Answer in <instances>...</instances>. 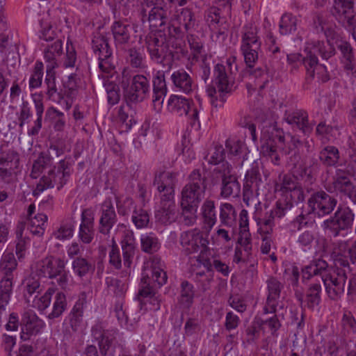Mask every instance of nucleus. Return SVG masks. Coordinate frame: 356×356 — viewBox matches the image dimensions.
I'll return each mask as SVG.
<instances>
[{
	"instance_id": "obj_1",
	"label": "nucleus",
	"mask_w": 356,
	"mask_h": 356,
	"mask_svg": "<svg viewBox=\"0 0 356 356\" xmlns=\"http://www.w3.org/2000/svg\"><path fill=\"white\" fill-rule=\"evenodd\" d=\"M289 140L285 144V138L281 130L273 128L270 131L263 133L261 137V154L278 165L280 161V153L291 155L289 163L296 165L300 161V150L302 143L296 136L288 135Z\"/></svg>"
},
{
	"instance_id": "obj_2",
	"label": "nucleus",
	"mask_w": 356,
	"mask_h": 356,
	"mask_svg": "<svg viewBox=\"0 0 356 356\" xmlns=\"http://www.w3.org/2000/svg\"><path fill=\"white\" fill-rule=\"evenodd\" d=\"M327 267L325 261L319 259L314 260L302 268V280H309L314 275H320L329 298L337 300L344 293L347 280L346 271L345 269L338 268L332 273H327Z\"/></svg>"
},
{
	"instance_id": "obj_3",
	"label": "nucleus",
	"mask_w": 356,
	"mask_h": 356,
	"mask_svg": "<svg viewBox=\"0 0 356 356\" xmlns=\"http://www.w3.org/2000/svg\"><path fill=\"white\" fill-rule=\"evenodd\" d=\"M305 55L302 56L299 53H292L287 55V63L290 67L291 74L296 73L299 67L304 65L308 77L314 78L313 65L316 63V54H319L324 59H328L334 54V47L328 42L316 41L305 47L304 51Z\"/></svg>"
},
{
	"instance_id": "obj_4",
	"label": "nucleus",
	"mask_w": 356,
	"mask_h": 356,
	"mask_svg": "<svg viewBox=\"0 0 356 356\" xmlns=\"http://www.w3.org/2000/svg\"><path fill=\"white\" fill-rule=\"evenodd\" d=\"M35 274L40 277L56 280L63 289L69 284L70 275L65 270V261L60 258L49 255L38 261L35 265Z\"/></svg>"
},
{
	"instance_id": "obj_5",
	"label": "nucleus",
	"mask_w": 356,
	"mask_h": 356,
	"mask_svg": "<svg viewBox=\"0 0 356 356\" xmlns=\"http://www.w3.org/2000/svg\"><path fill=\"white\" fill-rule=\"evenodd\" d=\"M206 173L202 170L194 169L188 176V182L182 188L181 202L197 205L204 197L207 189Z\"/></svg>"
},
{
	"instance_id": "obj_6",
	"label": "nucleus",
	"mask_w": 356,
	"mask_h": 356,
	"mask_svg": "<svg viewBox=\"0 0 356 356\" xmlns=\"http://www.w3.org/2000/svg\"><path fill=\"white\" fill-rule=\"evenodd\" d=\"M145 44L152 60L163 66L167 65L169 68L170 67L174 54L170 49L166 34L161 29L147 36Z\"/></svg>"
},
{
	"instance_id": "obj_7",
	"label": "nucleus",
	"mask_w": 356,
	"mask_h": 356,
	"mask_svg": "<svg viewBox=\"0 0 356 356\" xmlns=\"http://www.w3.org/2000/svg\"><path fill=\"white\" fill-rule=\"evenodd\" d=\"M213 74V86H209L207 89V95L211 97L212 104H215V102L218 99L217 93L219 94V97L223 101L222 95L232 90L234 71L230 69L228 72L226 66L217 64L214 67Z\"/></svg>"
},
{
	"instance_id": "obj_8",
	"label": "nucleus",
	"mask_w": 356,
	"mask_h": 356,
	"mask_svg": "<svg viewBox=\"0 0 356 356\" xmlns=\"http://www.w3.org/2000/svg\"><path fill=\"white\" fill-rule=\"evenodd\" d=\"M257 33V28L252 24L243 27L241 51L244 57L245 63L249 67H252L258 60L261 41Z\"/></svg>"
},
{
	"instance_id": "obj_9",
	"label": "nucleus",
	"mask_w": 356,
	"mask_h": 356,
	"mask_svg": "<svg viewBox=\"0 0 356 356\" xmlns=\"http://www.w3.org/2000/svg\"><path fill=\"white\" fill-rule=\"evenodd\" d=\"M213 174L216 178H219L222 181L220 188L222 197L227 198L238 195L241 191V185L232 165L229 163H223L214 168Z\"/></svg>"
},
{
	"instance_id": "obj_10",
	"label": "nucleus",
	"mask_w": 356,
	"mask_h": 356,
	"mask_svg": "<svg viewBox=\"0 0 356 356\" xmlns=\"http://www.w3.org/2000/svg\"><path fill=\"white\" fill-rule=\"evenodd\" d=\"M122 87L124 90L126 98L134 102H139L145 99L149 95L150 84L149 79L144 74H136L131 79L130 83L123 80Z\"/></svg>"
},
{
	"instance_id": "obj_11",
	"label": "nucleus",
	"mask_w": 356,
	"mask_h": 356,
	"mask_svg": "<svg viewBox=\"0 0 356 356\" xmlns=\"http://www.w3.org/2000/svg\"><path fill=\"white\" fill-rule=\"evenodd\" d=\"M330 13L345 29H351L355 21L353 0H332Z\"/></svg>"
},
{
	"instance_id": "obj_12",
	"label": "nucleus",
	"mask_w": 356,
	"mask_h": 356,
	"mask_svg": "<svg viewBox=\"0 0 356 356\" xmlns=\"http://www.w3.org/2000/svg\"><path fill=\"white\" fill-rule=\"evenodd\" d=\"M354 214L348 207H339L334 216L323 222V227L334 236L339 235L340 230L348 229L353 224Z\"/></svg>"
},
{
	"instance_id": "obj_13",
	"label": "nucleus",
	"mask_w": 356,
	"mask_h": 356,
	"mask_svg": "<svg viewBox=\"0 0 356 356\" xmlns=\"http://www.w3.org/2000/svg\"><path fill=\"white\" fill-rule=\"evenodd\" d=\"M179 241L187 254L202 252L209 244L208 238L204 236V234L198 228L183 232L180 235Z\"/></svg>"
},
{
	"instance_id": "obj_14",
	"label": "nucleus",
	"mask_w": 356,
	"mask_h": 356,
	"mask_svg": "<svg viewBox=\"0 0 356 356\" xmlns=\"http://www.w3.org/2000/svg\"><path fill=\"white\" fill-rule=\"evenodd\" d=\"M44 321L33 310L24 312L22 316L20 339L29 341L31 337L41 333L45 327Z\"/></svg>"
},
{
	"instance_id": "obj_15",
	"label": "nucleus",
	"mask_w": 356,
	"mask_h": 356,
	"mask_svg": "<svg viewBox=\"0 0 356 356\" xmlns=\"http://www.w3.org/2000/svg\"><path fill=\"white\" fill-rule=\"evenodd\" d=\"M337 203L335 198L323 191H315L308 199V206L312 212L318 216L330 214Z\"/></svg>"
},
{
	"instance_id": "obj_16",
	"label": "nucleus",
	"mask_w": 356,
	"mask_h": 356,
	"mask_svg": "<svg viewBox=\"0 0 356 356\" xmlns=\"http://www.w3.org/2000/svg\"><path fill=\"white\" fill-rule=\"evenodd\" d=\"M287 210V207H284L280 201L276 203V207L270 211L266 212L262 218L259 216L257 211L254 213V219L259 226V231L261 234H270L273 232L275 221L283 217Z\"/></svg>"
},
{
	"instance_id": "obj_17",
	"label": "nucleus",
	"mask_w": 356,
	"mask_h": 356,
	"mask_svg": "<svg viewBox=\"0 0 356 356\" xmlns=\"http://www.w3.org/2000/svg\"><path fill=\"white\" fill-rule=\"evenodd\" d=\"M177 174L170 171H163L156 174L154 186H156L161 198H174L175 186Z\"/></svg>"
},
{
	"instance_id": "obj_18",
	"label": "nucleus",
	"mask_w": 356,
	"mask_h": 356,
	"mask_svg": "<svg viewBox=\"0 0 356 356\" xmlns=\"http://www.w3.org/2000/svg\"><path fill=\"white\" fill-rule=\"evenodd\" d=\"M168 110L172 114L188 117L194 122L198 120V111L194 108L188 99L178 95H172L168 102Z\"/></svg>"
},
{
	"instance_id": "obj_19",
	"label": "nucleus",
	"mask_w": 356,
	"mask_h": 356,
	"mask_svg": "<svg viewBox=\"0 0 356 356\" xmlns=\"http://www.w3.org/2000/svg\"><path fill=\"white\" fill-rule=\"evenodd\" d=\"M91 335L97 342L100 353L105 356L115 339V331L106 329L103 323L98 322L92 327Z\"/></svg>"
},
{
	"instance_id": "obj_20",
	"label": "nucleus",
	"mask_w": 356,
	"mask_h": 356,
	"mask_svg": "<svg viewBox=\"0 0 356 356\" xmlns=\"http://www.w3.org/2000/svg\"><path fill=\"white\" fill-rule=\"evenodd\" d=\"M17 268V262L15 255L11 252L4 253L0 260V284L13 286Z\"/></svg>"
},
{
	"instance_id": "obj_21",
	"label": "nucleus",
	"mask_w": 356,
	"mask_h": 356,
	"mask_svg": "<svg viewBox=\"0 0 356 356\" xmlns=\"http://www.w3.org/2000/svg\"><path fill=\"white\" fill-rule=\"evenodd\" d=\"M94 235V212L91 209H85L81 213L79 238L83 243L89 244L92 241Z\"/></svg>"
},
{
	"instance_id": "obj_22",
	"label": "nucleus",
	"mask_w": 356,
	"mask_h": 356,
	"mask_svg": "<svg viewBox=\"0 0 356 356\" xmlns=\"http://www.w3.org/2000/svg\"><path fill=\"white\" fill-rule=\"evenodd\" d=\"M99 231L100 233L107 235L117 221V216L110 200H105L102 204Z\"/></svg>"
},
{
	"instance_id": "obj_23",
	"label": "nucleus",
	"mask_w": 356,
	"mask_h": 356,
	"mask_svg": "<svg viewBox=\"0 0 356 356\" xmlns=\"http://www.w3.org/2000/svg\"><path fill=\"white\" fill-rule=\"evenodd\" d=\"M157 5L149 12L148 21L150 26L165 31V26L168 24V3L164 1L158 0Z\"/></svg>"
},
{
	"instance_id": "obj_24",
	"label": "nucleus",
	"mask_w": 356,
	"mask_h": 356,
	"mask_svg": "<svg viewBox=\"0 0 356 356\" xmlns=\"http://www.w3.org/2000/svg\"><path fill=\"white\" fill-rule=\"evenodd\" d=\"M284 285L276 278L270 277L267 280L268 297L266 305L264 307L266 313H273L275 311L280 293Z\"/></svg>"
},
{
	"instance_id": "obj_25",
	"label": "nucleus",
	"mask_w": 356,
	"mask_h": 356,
	"mask_svg": "<svg viewBox=\"0 0 356 356\" xmlns=\"http://www.w3.org/2000/svg\"><path fill=\"white\" fill-rule=\"evenodd\" d=\"M157 259H154L151 266H147L143 273L142 280L143 282H147L150 280L154 286H161L165 284L167 281L166 273L159 266V262L156 263Z\"/></svg>"
},
{
	"instance_id": "obj_26",
	"label": "nucleus",
	"mask_w": 356,
	"mask_h": 356,
	"mask_svg": "<svg viewBox=\"0 0 356 356\" xmlns=\"http://www.w3.org/2000/svg\"><path fill=\"white\" fill-rule=\"evenodd\" d=\"M170 79L175 88L186 94L191 93L195 88L192 77L184 69L173 72Z\"/></svg>"
},
{
	"instance_id": "obj_27",
	"label": "nucleus",
	"mask_w": 356,
	"mask_h": 356,
	"mask_svg": "<svg viewBox=\"0 0 356 356\" xmlns=\"http://www.w3.org/2000/svg\"><path fill=\"white\" fill-rule=\"evenodd\" d=\"M286 122L301 130L305 134L310 133L312 127L308 122V115L306 111L297 110L286 112L284 115Z\"/></svg>"
},
{
	"instance_id": "obj_28",
	"label": "nucleus",
	"mask_w": 356,
	"mask_h": 356,
	"mask_svg": "<svg viewBox=\"0 0 356 356\" xmlns=\"http://www.w3.org/2000/svg\"><path fill=\"white\" fill-rule=\"evenodd\" d=\"M124 264L129 267L136 251V240L133 231L125 229L121 241Z\"/></svg>"
},
{
	"instance_id": "obj_29",
	"label": "nucleus",
	"mask_w": 356,
	"mask_h": 356,
	"mask_svg": "<svg viewBox=\"0 0 356 356\" xmlns=\"http://www.w3.org/2000/svg\"><path fill=\"white\" fill-rule=\"evenodd\" d=\"M161 207L156 211L155 218L161 223H170L176 218V205L174 198H161Z\"/></svg>"
},
{
	"instance_id": "obj_30",
	"label": "nucleus",
	"mask_w": 356,
	"mask_h": 356,
	"mask_svg": "<svg viewBox=\"0 0 356 356\" xmlns=\"http://www.w3.org/2000/svg\"><path fill=\"white\" fill-rule=\"evenodd\" d=\"M326 188L330 193L339 192L348 195L353 188V186L350 180L343 175L342 170L338 169L333 177V181L327 184Z\"/></svg>"
},
{
	"instance_id": "obj_31",
	"label": "nucleus",
	"mask_w": 356,
	"mask_h": 356,
	"mask_svg": "<svg viewBox=\"0 0 356 356\" xmlns=\"http://www.w3.org/2000/svg\"><path fill=\"white\" fill-rule=\"evenodd\" d=\"M111 29L117 45L126 44L129 42L132 29L129 24L122 22H115Z\"/></svg>"
},
{
	"instance_id": "obj_32",
	"label": "nucleus",
	"mask_w": 356,
	"mask_h": 356,
	"mask_svg": "<svg viewBox=\"0 0 356 356\" xmlns=\"http://www.w3.org/2000/svg\"><path fill=\"white\" fill-rule=\"evenodd\" d=\"M98 56L99 70L112 76L115 71V65L113 63V53L111 47H104L101 51L95 53Z\"/></svg>"
},
{
	"instance_id": "obj_33",
	"label": "nucleus",
	"mask_w": 356,
	"mask_h": 356,
	"mask_svg": "<svg viewBox=\"0 0 356 356\" xmlns=\"http://www.w3.org/2000/svg\"><path fill=\"white\" fill-rule=\"evenodd\" d=\"M204 223L207 227V234L211 230L217 221L214 201L207 200L201 207Z\"/></svg>"
},
{
	"instance_id": "obj_34",
	"label": "nucleus",
	"mask_w": 356,
	"mask_h": 356,
	"mask_svg": "<svg viewBox=\"0 0 356 356\" xmlns=\"http://www.w3.org/2000/svg\"><path fill=\"white\" fill-rule=\"evenodd\" d=\"M62 51V42L58 39L47 47L44 51L45 61L48 63L47 68H49L51 65H54V69L58 67L56 58L61 55Z\"/></svg>"
},
{
	"instance_id": "obj_35",
	"label": "nucleus",
	"mask_w": 356,
	"mask_h": 356,
	"mask_svg": "<svg viewBox=\"0 0 356 356\" xmlns=\"http://www.w3.org/2000/svg\"><path fill=\"white\" fill-rule=\"evenodd\" d=\"M46 72L47 74L44 79V83L47 88V95L50 99L60 102L61 100H63V97L60 93L57 92L54 65H51L49 68H47Z\"/></svg>"
},
{
	"instance_id": "obj_36",
	"label": "nucleus",
	"mask_w": 356,
	"mask_h": 356,
	"mask_svg": "<svg viewBox=\"0 0 356 356\" xmlns=\"http://www.w3.org/2000/svg\"><path fill=\"white\" fill-rule=\"evenodd\" d=\"M57 170V166H54L52 169L49 170L47 174H44L37 184L35 188L33 190V196H38L44 190L48 188H54L55 184V175Z\"/></svg>"
},
{
	"instance_id": "obj_37",
	"label": "nucleus",
	"mask_w": 356,
	"mask_h": 356,
	"mask_svg": "<svg viewBox=\"0 0 356 356\" xmlns=\"http://www.w3.org/2000/svg\"><path fill=\"white\" fill-rule=\"evenodd\" d=\"M84 303L82 300L77 301L69 314V321L73 332H77L83 322Z\"/></svg>"
},
{
	"instance_id": "obj_38",
	"label": "nucleus",
	"mask_w": 356,
	"mask_h": 356,
	"mask_svg": "<svg viewBox=\"0 0 356 356\" xmlns=\"http://www.w3.org/2000/svg\"><path fill=\"white\" fill-rule=\"evenodd\" d=\"M346 152L349 158L346 170L356 180V132L349 137Z\"/></svg>"
},
{
	"instance_id": "obj_39",
	"label": "nucleus",
	"mask_w": 356,
	"mask_h": 356,
	"mask_svg": "<svg viewBox=\"0 0 356 356\" xmlns=\"http://www.w3.org/2000/svg\"><path fill=\"white\" fill-rule=\"evenodd\" d=\"M236 213L234 207L229 203L222 204L220 207V220L222 226L232 227L234 225Z\"/></svg>"
},
{
	"instance_id": "obj_40",
	"label": "nucleus",
	"mask_w": 356,
	"mask_h": 356,
	"mask_svg": "<svg viewBox=\"0 0 356 356\" xmlns=\"http://www.w3.org/2000/svg\"><path fill=\"white\" fill-rule=\"evenodd\" d=\"M70 164L65 160H60L58 163L54 178V187L58 190H60L63 187L70 176Z\"/></svg>"
},
{
	"instance_id": "obj_41",
	"label": "nucleus",
	"mask_w": 356,
	"mask_h": 356,
	"mask_svg": "<svg viewBox=\"0 0 356 356\" xmlns=\"http://www.w3.org/2000/svg\"><path fill=\"white\" fill-rule=\"evenodd\" d=\"M47 216L44 213H38L29 218V229L35 236H42L47 227Z\"/></svg>"
},
{
	"instance_id": "obj_42",
	"label": "nucleus",
	"mask_w": 356,
	"mask_h": 356,
	"mask_svg": "<svg viewBox=\"0 0 356 356\" xmlns=\"http://www.w3.org/2000/svg\"><path fill=\"white\" fill-rule=\"evenodd\" d=\"M337 48L341 51L342 56L341 60L344 65L345 70H353L354 69L353 64L354 55L350 43L346 41H339L337 43Z\"/></svg>"
},
{
	"instance_id": "obj_43",
	"label": "nucleus",
	"mask_w": 356,
	"mask_h": 356,
	"mask_svg": "<svg viewBox=\"0 0 356 356\" xmlns=\"http://www.w3.org/2000/svg\"><path fill=\"white\" fill-rule=\"evenodd\" d=\"M33 102L37 115V119L34 122V125L28 131L29 136L38 135L42 128V118L44 113V104L40 97H34Z\"/></svg>"
},
{
	"instance_id": "obj_44",
	"label": "nucleus",
	"mask_w": 356,
	"mask_h": 356,
	"mask_svg": "<svg viewBox=\"0 0 356 356\" xmlns=\"http://www.w3.org/2000/svg\"><path fill=\"white\" fill-rule=\"evenodd\" d=\"M130 109L128 107L120 106L118 113V122L122 131L127 132L136 124V120L132 115H129Z\"/></svg>"
},
{
	"instance_id": "obj_45",
	"label": "nucleus",
	"mask_w": 356,
	"mask_h": 356,
	"mask_svg": "<svg viewBox=\"0 0 356 356\" xmlns=\"http://www.w3.org/2000/svg\"><path fill=\"white\" fill-rule=\"evenodd\" d=\"M298 22L297 17L292 14L283 15L280 22V33L282 35L294 33L297 30Z\"/></svg>"
},
{
	"instance_id": "obj_46",
	"label": "nucleus",
	"mask_w": 356,
	"mask_h": 356,
	"mask_svg": "<svg viewBox=\"0 0 356 356\" xmlns=\"http://www.w3.org/2000/svg\"><path fill=\"white\" fill-rule=\"evenodd\" d=\"M182 222L186 226L193 225L197 220V211L199 206L194 204H185L181 202Z\"/></svg>"
},
{
	"instance_id": "obj_47",
	"label": "nucleus",
	"mask_w": 356,
	"mask_h": 356,
	"mask_svg": "<svg viewBox=\"0 0 356 356\" xmlns=\"http://www.w3.org/2000/svg\"><path fill=\"white\" fill-rule=\"evenodd\" d=\"M67 308L66 296L63 292H58L54 298L53 309L47 316L49 319H54L62 315Z\"/></svg>"
},
{
	"instance_id": "obj_48",
	"label": "nucleus",
	"mask_w": 356,
	"mask_h": 356,
	"mask_svg": "<svg viewBox=\"0 0 356 356\" xmlns=\"http://www.w3.org/2000/svg\"><path fill=\"white\" fill-rule=\"evenodd\" d=\"M141 248L145 252L152 254L160 248V243L157 237L153 233L141 235Z\"/></svg>"
},
{
	"instance_id": "obj_49",
	"label": "nucleus",
	"mask_w": 356,
	"mask_h": 356,
	"mask_svg": "<svg viewBox=\"0 0 356 356\" xmlns=\"http://www.w3.org/2000/svg\"><path fill=\"white\" fill-rule=\"evenodd\" d=\"M49 162L50 157L49 155L40 153L38 159L33 163L30 177L33 179H38Z\"/></svg>"
},
{
	"instance_id": "obj_50",
	"label": "nucleus",
	"mask_w": 356,
	"mask_h": 356,
	"mask_svg": "<svg viewBox=\"0 0 356 356\" xmlns=\"http://www.w3.org/2000/svg\"><path fill=\"white\" fill-rule=\"evenodd\" d=\"M193 286L188 281L182 282L179 298L180 304L184 307L188 308L193 303Z\"/></svg>"
},
{
	"instance_id": "obj_51",
	"label": "nucleus",
	"mask_w": 356,
	"mask_h": 356,
	"mask_svg": "<svg viewBox=\"0 0 356 356\" xmlns=\"http://www.w3.org/2000/svg\"><path fill=\"white\" fill-rule=\"evenodd\" d=\"M321 286L319 283L312 284L308 289L306 302L309 308L314 309L321 302Z\"/></svg>"
},
{
	"instance_id": "obj_52",
	"label": "nucleus",
	"mask_w": 356,
	"mask_h": 356,
	"mask_svg": "<svg viewBox=\"0 0 356 356\" xmlns=\"http://www.w3.org/2000/svg\"><path fill=\"white\" fill-rule=\"evenodd\" d=\"M319 159L326 165H334L339 159L338 149L334 146L325 147L320 152Z\"/></svg>"
},
{
	"instance_id": "obj_53",
	"label": "nucleus",
	"mask_w": 356,
	"mask_h": 356,
	"mask_svg": "<svg viewBox=\"0 0 356 356\" xmlns=\"http://www.w3.org/2000/svg\"><path fill=\"white\" fill-rule=\"evenodd\" d=\"M106 282L109 293H113L116 297L122 299L127 291V284L125 282L113 277H107Z\"/></svg>"
},
{
	"instance_id": "obj_54",
	"label": "nucleus",
	"mask_w": 356,
	"mask_h": 356,
	"mask_svg": "<svg viewBox=\"0 0 356 356\" xmlns=\"http://www.w3.org/2000/svg\"><path fill=\"white\" fill-rule=\"evenodd\" d=\"M127 62L134 68L145 69L147 67L145 57L135 48L128 50Z\"/></svg>"
},
{
	"instance_id": "obj_55",
	"label": "nucleus",
	"mask_w": 356,
	"mask_h": 356,
	"mask_svg": "<svg viewBox=\"0 0 356 356\" xmlns=\"http://www.w3.org/2000/svg\"><path fill=\"white\" fill-rule=\"evenodd\" d=\"M54 293L55 289L50 287L41 296H35L33 300V307L40 312L45 310L49 306Z\"/></svg>"
},
{
	"instance_id": "obj_56",
	"label": "nucleus",
	"mask_w": 356,
	"mask_h": 356,
	"mask_svg": "<svg viewBox=\"0 0 356 356\" xmlns=\"http://www.w3.org/2000/svg\"><path fill=\"white\" fill-rule=\"evenodd\" d=\"M131 220L138 229H142L147 227L149 216L146 210L137 207L132 211Z\"/></svg>"
},
{
	"instance_id": "obj_57",
	"label": "nucleus",
	"mask_w": 356,
	"mask_h": 356,
	"mask_svg": "<svg viewBox=\"0 0 356 356\" xmlns=\"http://www.w3.org/2000/svg\"><path fill=\"white\" fill-rule=\"evenodd\" d=\"M299 185L300 184L293 175H285L283 177L282 182L275 185V191H280L287 195Z\"/></svg>"
},
{
	"instance_id": "obj_58",
	"label": "nucleus",
	"mask_w": 356,
	"mask_h": 356,
	"mask_svg": "<svg viewBox=\"0 0 356 356\" xmlns=\"http://www.w3.org/2000/svg\"><path fill=\"white\" fill-rule=\"evenodd\" d=\"M224 159L225 149L222 145H216L205 157V159L209 163L216 165H217L216 167L223 163H227V161H224Z\"/></svg>"
},
{
	"instance_id": "obj_59",
	"label": "nucleus",
	"mask_w": 356,
	"mask_h": 356,
	"mask_svg": "<svg viewBox=\"0 0 356 356\" xmlns=\"http://www.w3.org/2000/svg\"><path fill=\"white\" fill-rule=\"evenodd\" d=\"M77 56L74 47L71 41L66 44V54L63 58V65L65 68L76 67Z\"/></svg>"
},
{
	"instance_id": "obj_60",
	"label": "nucleus",
	"mask_w": 356,
	"mask_h": 356,
	"mask_svg": "<svg viewBox=\"0 0 356 356\" xmlns=\"http://www.w3.org/2000/svg\"><path fill=\"white\" fill-rule=\"evenodd\" d=\"M179 20L182 24L186 32L190 33L195 27V19L194 14L190 9H183L179 17Z\"/></svg>"
},
{
	"instance_id": "obj_61",
	"label": "nucleus",
	"mask_w": 356,
	"mask_h": 356,
	"mask_svg": "<svg viewBox=\"0 0 356 356\" xmlns=\"http://www.w3.org/2000/svg\"><path fill=\"white\" fill-rule=\"evenodd\" d=\"M260 181L259 174L257 170L251 169L248 170L245 175L244 191L251 190L252 193L253 190H257Z\"/></svg>"
},
{
	"instance_id": "obj_62",
	"label": "nucleus",
	"mask_w": 356,
	"mask_h": 356,
	"mask_svg": "<svg viewBox=\"0 0 356 356\" xmlns=\"http://www.w3.org/2000/svg\"><path fill=\"white\" fill-rule=\"evenodd\" d=\"M46 115H49L54 122V127L56 131H63L65 126L64 114L54 107L48 108Z\"/></svg>"
},
{
	"instance_id": "obj_63",
	"label": "nucleus",
	"mask_w": 356,
	"mask_h": 356,
	"mask_svg": "<svg viewBox=\"0 0 356 356\" xmlns=\"http://www.w3.org/2000/svg\"><path fill=\"white\" fill-rule=\"evenodd\" d=\"M43 76V64L37 61L29 79L30 88H36L41 86Z\"/></svg>"
},
{
	"instance_id": "obj_64",
	"label": "nucleus",
	"mask_w": 356,
	"mask_h": 356,
	"mask_svg": "<svg viewBox=\"0 0 356 356\" xmlns=\"http://www.w3.org/2000/svg\"><path fill=\"white\" fill-rule=\"evenodd\" d=\"M72 269L77 275L83 277L92 269V265L86 259L77 257L72 262Z\"/></svg>"
}]
</instances>
